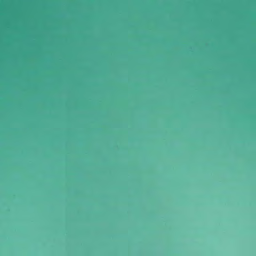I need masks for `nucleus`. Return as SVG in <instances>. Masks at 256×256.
I'll return each mask as SVG.
<instances>
[{
  "label": "nucleus",
  "mask_w": 256,
  "mask_h": 256,
  "mask_svg": "<svg viewBox=\"0 0 256 256\" xmlns=\"http://www.w3.org/2000/svg\"><path fill=\"white\" fill-rule=\"evenodd\" d=\"M202 80H256V79H203Z\"/></svg>",
  "instance_id": "1"
}]
</instances>
